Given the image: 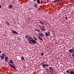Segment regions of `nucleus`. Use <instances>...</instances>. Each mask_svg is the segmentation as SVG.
<instances>
[{"mask_svg": "<svg viewBox=\"0 0 74 74\" xmlns=\"http://www.w3.org/2000/svg\"><path fill=\"white\" fill-rule=\"evenodd\" d=\"M45 64V66L46 67V66H49V65L48 64Z\"/></svg>", "mask_w": 74, "mask_h": 74, "instance_id": "nucleus-27", "label": "nucleus"}, {"mask_svg": "<svg viewBox=\"0 0 74 74\" xmlns=\"http://www.w3.org/2000/svg\"><path fill=\"white\" fill-rule=\"evenodd\" d=\"M1 53V51H0V53Z\"/></svg>", "mask_w": 74, "mask_h": 74, "instance_id": "nucleus-35", "label": "nucleus"}, {"mask_svg": "<svg viewBox=\"0 0 74 74\" xmlns=\"http://www.w3.org/2000/svg\"><path fill=\"white\" fill-rule=\"evenodd\" d=\"M39 27H40V29H41L42 28H43V27L42 26V25H40L39 26Z\"/></svg>", "mask_w": 74, "mask_h": 74, "instance_id": "nucleus-20", "label": "nucleus"}, {"mask_svg": "<svg viewBox=\"0 0 74 74\" xmlns=\"http://www.w3.org/2000/svg\"><path fill=\"white\" fill-rule=\"evenodd\" d=\"M45 35L46 36H48V33H45Z\"/></svg>", "mask_w": 74, "mask_h": 74, "instance_id": "nucleus-25", "label": "nucleus"}, {"mask_svg": "<svg viewBox=\"0 0 74 74\" xmlns=\"http://www.w3.org/2000/svg\"><path fill=\"white\" fill-rule=\"evenodd\" d=\"M41 64H42V66H43V68H45V64H44V63L42 62L41 63Z\"/></svg>", "mask_w": 74, "mask_h": 74, "instance_id": "nucleus-7", "label": "nucleus"}, {"mask_svg": "<svg viewBox=\"0 0 74 74\" xmlns=\"http://www.w3.org/2000/svg\"><path fill=\"white\" fill-rule=\"evenodd\" d=\"M9 62H10V63H12V64L14 63V62H13V61H12L11 60H10L9 61Z\"/></svg>", "mask_w": 74, "mask_h": 74, "instance_id": "nucleus-14", "label": "nucleus"}, {"mask_svg": "<svg viewBox=\"0 0 74 74\" xmlns=\"http://www.w3.org/2000/svg\"><path fill=\"white\" fill-rule=\"evenodd\" d=\"M69 51L70 52H71V53H73V52H74V49H70L69 50Z\"/></svg>", "mask_w": 74, "mask_h": 74, "instance_id": "nucleus-9", "label": "nucleus"}, {"mask_svg": "<svg viewBox=\"0 0 74 74\" xmlns=\"http://www.w3.org/2000/svg\"><path fill=\"white\" fill-rule=\"evenodd\" d=\"M5 23L7 25H10V23L8 22L5 21Z\"/></svg>", "mask_w": 74, "mask_h": 74, "instance_id": "nucleus-11", "label": "nucleus"}, {"mask_svg": "<svg viewBox=\"0 0 74 74\" xmlns=\"http://www.w3.org/2000/svg\"><path fill=\"white\" fill-rule=\"evenodd\" d=\"M12 33H14V34H18V33L17 32H16V31H14L13 30H12Z\"/></svg>", "mask_w": 74, "mask_h": 74, "instance_id": "nucleus-6", "label": "nucleus"}, {"mask_svg": "<svg viewBox=\"0 0 74 74\" xmlns=\"http://www.w3.org/2000/svg\"><path fill=\"white\" fill-rule=\"evenodd\" d=\"M65 19L66 20H67L68 19V18L67 17H65Z\"/></svg>", "mask_w": 74, "mask_h": 74, "instance_id": "nucleus-29", "label": "nucleus"}, {"mask_svg": "<svg viewBox=\"0 0 74 74\" xmlns=\"http://www.w3.org/2000/svg\"><path fill=\"white\" fill-rule=\"evenodd\" d=\"M21 60H24L25 59V58H24L23 57H22L21 58Z\"/></svg>", "mask_w": 74, "mask_h": 74, "instance_id": "nucleus-21", "label": "nucleus"}, {"mask_svg": "<svg viewBox=\"0 0 74 74\" xmlns=\"http://www.w3.org/2000/svg\"><path fill=\"white\" fill-rule=\"evenodd\" d=\"M0 8H1V5H0Z\"/></svg>", "mask_w": 74, "mask_h": 74, "instance_id": "nucleus-34", "label": "nucleus"}, {"mask_svg": "<svg viewBox=\"0 0 74 74\" xmlns=\"http://www.w3.org/2000/svg\"><path fill=\"white\" fill-rule=\"evenodd\" d=\"M8 64L11 67H12V68H13V69H15V67L13 65H12L11 64H10L8 63Z\"/></svg>", "mask_w": 74, "mask_h": 74, "instance_id": "nucleus-8", "label": "nucleus"}, {"mask_svg": "<svg viewBox=\"0 0 74 74\" xmlns=\"http://www.w3.org/2000/svg\"><path fill=\"white\" fill-rule=\"evenodd\" d=\"M50 73H48L47 74H50Z\"/></svg>", "mask_w": 74, "mask_h": 74, "instance_id": "nucleus-37", "label": "nucleus"}, {"mask_svg": "<svg viewBox=\"0 0 74 74\" xmlns=\"http://www.w3.org/2000/svg\"><path fill=\"white\" fill-rule=\"evenodd\" d=\"M70 74H74V71H70Z\"/></svg>", "mask_w": 74, "mask_h": 74, "instance_id": "nucleus-12", "label": "nucleus"}, {"mask_svg": "<svg viewBox=\"0 0 74 74\" xmlns=\"http://www.w3.org/2000/svg\"><path fill=\"white\" fill-rule=\"evenodd\" d=\"M38 34L39 36H40V37H44V34H43L41 33V32H39L38 33Z\"/></svg>", "mask_w": 74, "mask_h": 74, "instance_id": "nucleus-5", "label": "nucleus"}, {"mask_svg": "<svg viewBox=\"0 0 74 74\" xmlns=\"http://www.w3.org/2000/svg\"><path fill=\"white\" fill-rule=\"evenodd\" d=\"M30 42H32L33 44H36V41L35 40L33 39L32 38H30Z\"/></svg>", "mask_w": 74, "mask_h": 74, "instance_id": "nucleus-3", "label": "nucleus"}, {"mask_svg": "<svg viewBox=\"0 0 74 74\" xmlns=\"http://www.w3.org/2000/svg\"><path fill=\"white\" fill-rule=\"evenodd\" d=\"M34 40H37V39H36V38L35 37H34Z\"/></svg>", "mask_w": 74, "mask_h": 74, "instance_id": "nucleus-24", "label": "nucleus"}, {"mask_svg": "<svg viewBox=\"0 0 74 74\" xmlns=\"http://www.w3.org/2000/svg\"><path fill=\"white\" fill-rule=\"evenodd\" d=\"M36 32H40V31H39L37 29H36Z\"/></svg>", "mask_w": 74, "mask_h": 74, "instance_id": "nucleus-23", "label": "nucleus"}, {"mask_svg": "<svg viewBox=\"0 0 74 74\" xmlns=\"http://www.w3.org/2000/svg\"><path fill=\"white\" fill-rule=\"evenodd\" d=\"M59 1V0H58L57 1V2H58V1Z\"/></svg>", "mask_w": 74, "mask_h": 74, "instance_id": "nucleus-33", "label": "nucleus"}, {"mask_svg": "<svg viewBox=\"0 0 74 74\" xmlns=\"http://www.w3.org/2000/svg\"><path fill=\"white\" fill-rule=\"evenodd\" d=\"M66 72H67V73H68V74H69V73H70V72H69V71H67Z\"/></svg>", "mask_w": 74, "mask_h": 74, "instance_id": "nucleus-31", "label": "nucleus"}, {"mask_svg": "<svg viewBox=\"0 0 74 74\" xmlns=\"http://www.w3.org/2000/svg\"><path fill=\"white\" fill-rule=\"evenodd\" d=\"M38 38L39 39H40V40H41V41H42V38H41L40 37V36H38Z\"/></svg>", "mask_w": 74, "mask_h": 74, "instance_id": "nucleus-17", "label": "nucleus"}, {"mask_svg": "<svg viewBox=\"0 0 74 74\" xmlns=\"http://www.w3.org/2000/svg\"><path fill=\"white\" fill-rule=\"evenodd\" d=\"M61 5H63V4H61Z\"/></svg>", "mask_w": 74, "mask_h": 74, "instance_id": "nucleus-36", "label": "nucleus"}, {"mask_svg": "<svg viewBox=\"0 0 74 74\" xmlns=\"http://www.w3.org/2000/svg\"><path fill=\"white\" fill-rule=\"evenodd\" d=\"M41 55H42V56H43L44 55V53H42L41 54Z\"/></svg>", "mask_w": 74, "mask_h": 74, "instance_id": "nucleus-30", "label": "nucleus"}, {"mask_svg": "<svg viewBox=\"0 0 74 74\" xmlns=\"http://www.w3.org/2000/svg\"><path fill=\"white\" fill-rule=\"evenodd\" d=\"M8 57L7 56L5 58V60L6 62H8Z\"/></svg>", "mask_w": 74, "mask_h": 74, "instance_id": "nucleus-13", "label": "nucleus"}, {"mask_svg": "<svg viewBox=\"0 0 74 74\" xmlns=\"http://www.w3.org/2000/svg\"><path fill=\"white\" fill-rule=\"evenodd\" d=\"M47 1V2L48 3H49V1L48 0Z\"/></svg>", "mask_w": 74, "mask_h": 74, "instance_id": "nucleus-32", "label": "nucleus"}, {"mask_svg": "<svg viewBox=\"0 0 74 74\" xmlns=\"http://www.w3.org/2000/svg\"><path fill=\"white\" fill-rule=\"evenodd\" d=\"M40 23H41V24H42V25H44V23H43V22H42L41 21L40 22Z\"/></svg>", "mask_w": 74, "mask_h": 74, "instance_id": "nucleus-18", "label": "nucleus"}, {"mask_svg": "<svg viewBox=\"0 0 74 74\" xmlns=\"http://www.w3.org/2000/svg\"><path fill=\"white\" fill-rule=\"evenodd\" d=\"M37 2L38 4H40V0H37Z\"/></svg>", "mask_w": 74, "mask_h": 74, "instance_id": "nucleus-16", "label": "nucleus"}, {"mask_svg": "<svg viewBox=\"0 0 74 74\" xmlns=\"http://www.w3.org/2000/svg\"><path fill=\"white\" fill-rule=\"evenodd\" d=\"M2 56H0V58L1 59H4V57L6 56V55L4 53L1 54Z\"/></svg>", "mask_w": 74, "mask_h": 74, "instance_id": "nucleus-4", "label": "nucleus"}, {"mask_svg": "<svg viewBox=\"0 0 74 74\" xmlns=\"http://www.w3.org/2000/svg\"><path fill=\"white\" fill-rule=\"evenodd\" d=\"M41 30L42 31H43V32H44V31H45L46 30L45 28H44V27H43V28H41Z\"/></svg>", "mask_w": 74, "mask_h": 74, "instance_id": "nucleus-10", "label": "nucleus"}, {"mask_svg": "<svg viewBox=\"0 0 74 74\" xmlns=\"http://www.w3.org/2000/svg\"><path fill=\"white\" fill-rule=\"evenodd\" d=\"M72 56H73V58H74V53L72 54Z\"/></svg>", "mask_w": 74, "mask_h": 74, "instance_id": "nucleus-26", "label": "nucleus"}, {"mask_svg": "<svg viewBox=\"0 0 74 74\" xmlns=\"http://www.w3.org/2000/svg\"><path fill=\"white\" fill-rule=\"evenodd\" d=\"M34 6L35 7H36V8H37V4H35L34 5Z\"/></svg>", "mask_w": 74, "mask_h": 74, "instance_id": "nucleus-19", "label": "nucleus"}, {"mask_svg": "<svg viewBox=\"0 0 74 74\" xmlns=\"http://www.w3.org/2000/svg\"><path fill=\"white\" fill-rule=\"evenodd\" d=\"M67 74V73H66V74Z\"/></svg>", "mask_w": 74, "mask_h": 74, "instance_id": "nucleus-39", "label": "nucleus"}, {"mask_svg": "<svg viewBox=\"0 0 74 74\" xmlns=\"http://www.w3.org/2000/svg\"><path fill=\"white\" fill-rule=\"evenodd\" d=\"M47 34L48 36H50V35H51V34L50 33V32H48Z\"/></svg>", "mask_w": 74, "mask_h": 74, "instance_id": "nucleus-22", "label": "nucleus"}, {"mask_svg": "<svg viewBox=\"0 0 74 74\" xmlns=\"http://www.w3.org/2000/svg\"><path fill=\"white\" fill-rule=\"evenodd\" d=\"M9 7L10 8H12V5H10L9 6Z\"/></svg>", "mask_w": 74, "mask_h": 74, "instance_id": "nucleus-15", "label": "nucleus"}, {"mask_svg": "<svg viewBox=\"0 0 74 74\" xmlns=\"http://www.w3.org/2000/svg\"><path fill=\"white\" fill-rule=\"evenodd\" d=\"M34 1H36V0H33Z\"/></svg>", "mask_w": 74, "mask_h": 74, "instance_id": "nucleus-38", "label": "nucleus"}, {"mask_svg": "<svg viewBox=\"0 0 74 74\" xmlns=\"http://www.w3.org/2000/svg\"><path fill=\"white\" fill-rule=\"evenodd\" d=\"M53 2L54 3H56L57 2V1L56 0H55L53 1Z\"/></svg>", "mask_w": 74, "mask_h": 74, "instance_id": "nucleus-28", "label": "nucleus"}, {"mask_svg": "<svg viewBox=\"0 0 74 74\" xmlns=\"http://www.w3.org/2000/svg\"><path fill=\"white\" fill-rule=\"evenodd\" d=\"M49 70H50V71L49 72L52 74H53L54 73V71H53V69H52V68L51 67H49Z\"/></svg>", "mask_w": 74, "mask_h": 74, "instance_id": "nucleus-2", "label": "nucleus"}, {"mask_svg": "<svg viewBox=\"0 0 74 74\" xmlns=\"http://www.w3.org/2000/svg\"><path fill=\"white\" fill-rule=\"evenodd\" d=\"M25 37H26V38H27L28 40L29 43L31 44H32V43L30 42V38H32V37H31L30 36H28L27 35H26V36H25Z\"/></svg>", "mask_w": 74, "mask_h": 74, "instance_id": "nucleus-1", "label": "nucleus"}]
</instances>
